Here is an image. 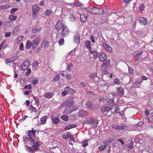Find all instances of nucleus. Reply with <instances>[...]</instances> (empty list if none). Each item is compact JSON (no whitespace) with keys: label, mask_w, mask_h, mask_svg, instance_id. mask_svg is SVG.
<instances>
[{"label":"nucleus","mask_w":153,"mask_h":153,"mask_svg":"<svg viewBox=\"0 0 153 153\" xmlns=\"http://www.w3.org/2000/svg\"><path fill=\"white\" fill-rule=\"evenodd\" d=\"M30 65V63L28 60H25L21 65L22 70H26Z\"/></svg>","instance_id":"obj_8"},{"label":"nucleus","mask_w":153,"mask_h":153,"mask_svg":"<svg viewBox=\"0 0 153 153\" xmlns=\"http://www.w3.org/2000/svg\"><path fill=\"white\" fill-rule=\"evenodd\" d=\"M73 67V65L71 63H70L67 69V70L68 71H70L71 70V69Z\"/></svg>","instance_id":"obj_47"},{"label":"nucleus","mask_w":153,"mask_h":153,"mask_svg":"<svg viewBox=\"0 0 153 153\" xmlns=\"http://www.w3.org/2000/svg\"><path fill=\"white\" fill-rule=\"evenodd\" d=\"M69 19L70 21L72 22L76 20V18L73 14H71Z\"/></svg>","instance_id":"obj_34"},{"label":"nucleus","mask_w":153,"mask_h":153,"mask_svg":"<svg viewBox=\"0 0 153 153\" xmlns=\"http://www.w3.org/2000/svg\"><path fill=\"white\" fill-rule=\"evenodd\" d=\"M143 53V52L141 51L138 54L136 55L134 57L135 60L136 61H138L141 57V56Z\"/></svg>","instance_id":"obj_23"},{"label":"nucleus","mask_w":153,"mask_h":153,"mask_svg":"<svg viewBox=\"0 0 153 153\" xmlns=\"http://www.w3.org/2000/svg\"><path fill=\"white\" fill-rule=\"evenodd\" d=\"M53 95V94L52 92H47L44 94V96L46 98L49 99L52 97Z\"/></svg>","instance_id":"obj_19"},{"label":"nucleus","mask_w":153,"mask_h":153,"mask_svg":"<svg viewBox=\"0 0 153 153\" xmlns=\"http://www.w3.org/2000/svg\"><path fill=\"white\" fill-rule=\"evenodd\" d=\"M25 150L28 152L29 153H33L34 152L33 150L31 147L27 145L25 146Z\"/></svg>","instance_id":"obj_13"},{"label":"nucleus","mask_w":153,"mask_h":153,"mask_svg":"<svg viewBox=\"0 0 153 153\" xmlns=\"http://www.w3.org/2000/svg\"><path fill=\"white\" fill-rule=\"evenodd\" d=\"M61 33L63 36H67L69 34V31L65 26H62Z\"/></svg>","instance_id":"obj_9"},{"label":"nucleus","mask_w":153,"mask_h":153,"mask_svg":"<svg viewBox=\"0 0 153 153\" xmlns=\"http://www.w3.org/2000/svg\"><path fill=\"white\" fill-rule=\"evenodd\" d=\"M11 61V60L10 59H7L5 60V62L6 64H7Z\"/></svg>","instance_id":"obj_64"},{"label":"nucleus","mask_w":153,"mask_h":153,"mask_svg":"<svg viewBox=\"0 0 153 153\" xmlns=\"http://www.w3.org/2000/svg\"><path fill=\"white\" fill-rule=\"evenodd\" d=\"M138 20L142 24L145 25L147 23V20L144 17H141Z\"/></svg>","instance_id":"obj_14"},{"label":"nucleus","mask_w":153,"mask_h":153,"mask_svg":"<svg viewBox=\"0 0 153 153\" xmlns=\"http://www.w3.org/2000/svg\"><path fill=\"white\" fill-rule=\"evenodd\" d=\"M31 142L33 143V145L31 146L34 152L38 151L39 149V146L40 145L39 142L38 141H36V140H35V142Z\"/></svg>","instance_id":"obj_7"},{"label":"nucleus","mask_w":153,"mask_h":153,"mask_svg":"<svg viewBox=\"0 0 153 153\" xmlns=\"http://www.w3.org/2000/svg\"><path fill=\"white\" fill-rule=\"evenodd\" d=\"M90 39L92 42H93V43L95 42V41L94 37L93 36H91L90 37Z\"/></svg>","instance_id":"obj_59"},{"label":"nucleus","mask_w":153,"mask_h":153,"mask_svg":"<svg viewBox=\"0 0 153 153\" xmlns=\"http://www.w3.org/2000/svg\"><path fill=\"white\" fill-rule=\"evenodd\" d=\"M128 69L129 73L131 74H132L133 72V70L132 69L129 67H128Z\"/></svg>","instance_id":"obj_62"},{"label":"nucleus","mask_w":153,"mask_h":153,"mask_svg":"<svg viewBox=\"0 0 153 153\" xmlns=\"http://www.w3.org/2000/svg\"><path fill=\"white\" fill-rule=\"evenodd\" d=\"M9 19L11 21H15L17 19V17L15 16L11 15L9 16Z\"/></svg>","instance_id":"obj_33"},{"label":"nucleus","mask_w":153,"mask_h":153,"mask_svg":"<svg viewBox=\"0 0 153 153\" xmlns=\"http://www.w3.org/2000/svg\"><path fill=\"white\" fill-rule=\"evenodd\" d=\"M111 109L110 107H109L105 106L101 108V111L105 112L106 111H108L110 110Z\"/></svg>","instance_id":"obj_30"},{"label":"nucleus","mask_w":153,"mask_h":153,"mask_svg":"<svg viewBox=\"0 0 153 153\" xmlns=\"http://www.w3.org/2000/svg\"><path fill=\"white\" fill-rule=\"evenodd\" d=\"M85 105L90 108H92V104L90 102L88 101L86 102L85 103Z\"/></svg>","instance_id":"obj_39"},{"label":"nucleus","mask_w":153,"mask_h":153,"mask_svg":"<svg viewBox=\"0 0 153 153\" xmlns=\"http://www.w3.org/2000/svg\"><path fill=\"white\" fill-rule=\"evenodd\" d=\"M107 56L105 53H100V56L99 57L100 60L103 62V64L102 66V69H104L106 67H108V64L105 62V59L107 58Z\"/></svg>","instance_id":"obj_3"},{"label":"nucleus","mask_w":153,"mask_h":153,"mask_svg":"<svg viewBox=\"0 0 153 153\" xmlns=\"http://www.w3.org/2000/svg\"><path fill=\"white\" fill-rule=\"evenodd\" d=\"M38 82V81L36 79H33L32 81V83L34 85L36 84Z\"/></svg>","instance_id":"obj_53"},{"label":"nucleus","mask_w":153,"mask_h":153,"mask_svg":"<svg viewBox=\"0 0 153 153\" xmlns=\"http://www.w3.org/2000/svg\"><path fill=\"white\" fill-rule=\"evenodd\" d=\"M145 115L146 116H148L149 114V110H148V109H146L145 111Z\"/></svg>","instance_id":"obj_60"},{"label":"nucleus","mask_w":153,"mask_h":153,"mask_svg":"<svg viewBox=\"0 0 153 153\" xmlns=\"http://www.w3.org/2000/svg\"><path fill=\"white\" fill-rule=\"evenodd\" d=\"M80 39L79 36L77 34L74 37V42L75 43H78L80 42Z\"/></svg>","instance_id":"obj_16"},{"label":"nucleus","mask_w":153,"mask_h":153,"mask_svg":"<svg viewBox=\"0 0 153 153\" xmlns=\"http://www.w3.org/2000/svg\"><path fill=\"white\" fill-rule=\"evenodd\" d=\"M77 109V107L75 105L68 106L65 108L64 113L66 114H68Z\"/></svg>","instance_id":"obj_4"},{"label":"nucleus","mask_w":153,"mask_h":153,"mask_svg":"<svg viewBox=\"0 0 153 153\" xmlns=\"http://www.w3.org/2000/svg\"><path fill=\"white\" fill-rule=\"evenodd\" d=\"M143 124V122L142 121H140L136 125L137 126H140Z\"/></svg>","instance_id":"obj_61"},{"label":"nucleus","mask_w":153,"mask_h":153,"mask_svg":"<svg viewBox=\"0 0 153 153\" xmlns=\"http://www.w3.org/2000/svg\"><path fill=\"white\" fill-rule=\"evenodd\" d=\"M35 70H36L38 68L39 63L37 61L34 62L32 64Z\"/></svg>","instance_id":"obj_32"},{"label":"nucleus","mask_w":153,"mask_h":153,"mask_svg":"<svg viewBox=\"0 0 153 153\" xmlns=\"http://www.w3.org/2000/svg\"><path fill=\"white\" fill-rule=\"evenodd\" d=\"M97 73H94L91 74L90 76V79H93L95 77H96L97 76Z\"/></svg>","instance_id":"obj_36"},{"label":"nucleus","mask_w":153,"mask_h":153,"mask_svg":"<svg viewBox=\"0 0 153 153\" xmlns=\"http://www.w3.org/2000/svg\"><path fill=\"white\" fill-rule=\"evenodd\" d=\"M113 140H114L113 138L109 139L106 140L105 141V143H109L112 142V141H113Z\"/></svg>","instance_id":"obj_44"},{"label":"nucleus","mask_w":153,"mask_h":153,"mask_svg":"<svg viewBox=\"0 0 153 153\" xmlns=\"http://www.w3.org/2000/svg\"><path fill=\"white\" fill-rule=\"evenodd\" d=\"M114 82L116 85H119L120 84V80L119 79H115L114 80Z\"/></svg>","instance_id":"obj_43"},{"label":"nucleus","mask_w":153,"mask_h":153,"mask_svg":"<svg viewBox=\"0 0 153 153\" xmlns=\"http://www.w3.org/2000/svg\"><path fill=\"white\" fill-rule=\"evenodd\" d=\"M74 4L76 6H81L83 5L80 2H75L74 3Z\"/></svg>","instance_id":"obj_50"},{"label":"nucleus","mask_w":153,"mask_h":153,"mask_svg":"<svg viewBox=\"0 0 153 153\" xmlns=\"http://www.w3.org/2000/svg\"><path fill=\"white\" fill-rule=\"evenodd\" d=\"M74 103V101L72 99H68L64 101L61 105V106L64 107L66 106L73 105Z\"/></svg>","instance_id":"obj_5"},{"label":"nucleus","mask_w":153,"mask_h":153,"mask_svg":"<svg viewBox=\"0 0 153 153\" xmlns=\"http://www.w3.org/2000/svg\"><path fill=\"white\" fill-rule=\"evenodd\" d=\"M47 117L46 116H43L41 117L40 119L41 124H44L46 122Z\"/></svg>","instance_id":"obj_27"},{"label":"nucleus","mask_w":153,"mask_h":153,"mask_svg":"<svg viewBox=\"0 0 153 153\" xmlns=\"http://www.w3.org/2000/svg\"><path fill=\"white\" fill-rule=\"evenodd\" d=\"M64 43V40L63 39H61L59 41V44L60 45H62Z\"/></svg>","instance_id":"obj_40"},{"label":"nucleus","mask_w":153,"mask_h":153,"mask_svg":"<svg viewBox=\"0 0 153 153\" xmlns=\"http://www.w3.org/2000/svg\"><path fill=\"white\" fill-rule=\"evenodd\" d=\"M78 114L79 116L83 117L87 115V112L85 110H80Z\"/></svg>","instance_id":"obj_20"},{"label":"nucleus","mask_w":153,"mask_h":153,"mask_svg":"<svg viewBox=\"0 0 153 153\" xmlns=\"http://www.w3.org/2000/svg\"><path fill=\"white\" fill-rule=\"evenodd\" d=\"M51 10H47L45 11V15L47 16L50 15L51 13Z\"/></svg>","instance_id":"obj_46"},{"label":"nucleus","mask_w":153,"mask_h":153,"mask_svg":"<svg viewBox=\"0 0 153 153\" xmlns=\"http://www.w3.org/2000/svg\"><path fill=\"white\" fill-rule=\"evenodd\" d=\"M40 30V29L39 28H35L33 29L32 32L33 33H36L38 31H39Z\"/></svg>","instance_id":"obj_49"},{"label":"nucleus","mask_w":153,"mask_h":153,"mask_svg":"<svg viewBox=\"0 0 153 153\" xmlns=\"http://www.w3.org/2000/svg\"><path fill=\"white\" fill-rule=\"evenodd\" d=\"M59 79V76L58 75H57L54 77L53 79V81L54 82H56Z\"/></svg>","instance_id":"obj_41"},{"label":"nucleus","mask_w":153,"mask_h":153,"mask_svg":"<svg viewBox=\"0 0 153 153\" xmlns=\"http://www.w3.org/2000/svg\"><path fill=\"white\" fill-rule=\"evenodd\" d=\"M134 144V143L133 142H131L130 143V145H129L127 146L128 148L127 149L128 150H130L131 149L133 148V145Z\"/></svg>","instance_id":"obj_38"},{"label":"nucleus","mask_w":153,"mask_h":153,"mask_svg":"<svg viewBox=\"0 0 153 153\" xmlns=\"http://www.w3.org/2000/svg\"><path fill=\"white\" fill-rule=\"evenodd\" d=\"M103 47L107 51L109 52H112V48L106 43H104L103 44Z\"/></svg>","instance_id":"obj_11"},{"label":"nucleus","mask_w":153,"mask_h":153,"mask_svg":"<svg viewBox=\"0 0 153 153\" xmlns=\"http://www.w3.org/2000/svg\"><path fill=\"white\" fill-rule=\"evenodd\" d=\"M80 16L81 21L83 22H85L87 20V16L84 13L80 14Z\"/></svg>","instance_id":"obj_18"},{"label":"nucleus","mask_w":153,"mask_h":153,"mask_svg":"<svg viewBox=\"0 0 153 153\" xmlns=\"http://www.w3.org/2000/svg\"><path fill=\"white\" fill-rule=\"evenodd\" d=\"M95 122V120L94 119L91 118L89 120H87L84 121V123H87L88 124H91L94 123Z\"/></svg>","instance_id":"obj_21"},{"label":"nucleus","mask_w":153,"mask_h":153,"mask_svg":"<svg viewBox=\"0 0 153 153\" xmlns=\"http://www.w3.org/2000/svg\"><path fill=\"white\" fill-rule=\"evenodd\" d=\"M88 145V143L86 142H85L82 145V146L85 147Z\"/></svg>","instance_id":"obj_63"},{"label":"nucleus","mask_w":153,"mask_h":153,"mask_svg":"<svg viewBox=\"0 0 153 153\" xmlns=\"http://www.w3.org/2000/svg\"><path fill=\"white\" fill-rule=\"evenodd\" d=\"M113 128L117 130H122L124 129L125 126L123 124L121 125L120 126H119L117 125H113L111 126Z\"/></svg>","instance_id":"obj_12"},{"label":"nucleus","mask_w":153,"mask_h":153,"mask_svg":"<svg viewBox=\"0 0 153 153\" xmlns=\"http://www.w3.org/2000/svg\"><path fill=\"white\" fill-rule=\"evenodd\" d=\"M48 43L47 40L45 39L41 44V48H46V47H48Z\"/></svg>","instance_id":"obj_22"},{"label":"nucleus","mask_w":153,"mask_h":153,"mask_svg":"<svg viewBox=\"0 0 153 153\" xmlns=\"http://www.w3.org/2000/svg\"><path fill=\"white\" fill-rule=\"evenodd\" d=\"M66 78L68 80H69L71 78V75L69 74H66Z\"/></svg>","instance_id":"obj_57"},{"label":"nucleus","mask_w":153,"mask_h":153,"mask_svg":"<svg viewBox=\"0 0 153 153\" xmlns=\"http://www.w3.org/2000/svg\"><path fill=\"white\" fill-rule=\"evenodd\" d=\"M36 133L35 130H29L27 132V136L24 138V141L25 143L30 141L31 142H35V135Z\"/></svg>","instance_id":"obj_1"},{"label":"nucleus","mask_w":153,"mask_h":153,"mask_svg":"<svg viewBox=\"0 0 153 153\" xmlns=\"http://www.w3.org/2000/svg\"><path fill=\"white\" fill-rule=\"evenodd\" d=\"M68 93V92L67 91V90L66 89H65L61 93V95L63 96H64L66 95H67Z\"/></svg>","instance_id":"obj_48"},{"label":"nucleus","mask_w":153,"mask_h":153,"mask_svg":"<svg viewBox=\"0 0 153 153\" xmlns=\"http://www.w3.org/2000/svg\"><path fill=\"white\" fill-rule=\"evenodd\" d=\"M51 119L53 123L56 124L58 123L59 121V118L58 117H56L54 118L52 117Z\"/></svg>","instance_id":"obj_26"},{"label":"nucleus","mask_w":153,"mask_h":153,"mask_svg":"<svg viewBox=\"0 0 153 153\" xmlns=\"http://www.w3.org/2000/svg\"><path fill=\"white\" fill-rule=\"evenodd\" d=\"M39 9L40 8L38 5L35 4L33 6L32 10L33 13V17L35 16V14L39 11Z\"/></svg>","instance_id":"obj_10"},{"label":"nucleus","mask_w":153,"mask_h":153,"mask_svg":"<svg viewBox=\"0 0 153 153\" xmlns=\"http://www.w3.org/2000/svg\"><path fill=\"white\" fill-rule=\"evenodd\" d=\"M31 72V70L30 68H28L25 73L26 75H28Z\"/></svg>","instance_id":"obj_54"},{"label":"nucleus","mask_w":153,"mask_h":153,"mask_svg":"<svg viewBox=\"0 0 153 153\" xmlns=\"http://www.w3.org/2000/svg\"><path fill=\"white\" fill-rule=\"evenodd\" d=\"M85 45L87 48L89 50L91 49V42L89 41H87L85 42Z\"/></svg>","instance_id":"obj_28"},{"label":"nucleus","mask_w":153,"mask_h":153,"mask_svg":"<svg viewBox=\"0 0 153 153\" xmlns=\"http://www.w3.org/2000/svg\"><path fill=\"white\" fill-rule=\"evenodd\" d=\"M32 88V87L31 86V85H27L25 86V89H30Z\"/></svg>","instance_id":"obj_55"},{"label":"nucleus","mask_w":153,"mask_h":153,"mask_svg":"<svg viewBox=\"0 0 153 153\" xmlns=\"http://www.w3.org/2000/svg\"><path fill=\"white\" fill-rule=\"evenodd\" d=\"M86 10L89 13L93 14H101L104 12L102 9L99 8L95 7H88L86 8Z\"/></svg>","instance_id":"obj_2"},{"label":"nucleus","mask_w":153,"mask_h":153,"mask_svg":"<svg viewBox=\"0 0 153 153\" xmlns=\"http://www.w3.org/2000/svg\"><path fill=\"white\" fill-rule=\"evenodd\" d=\"M76 127L75 125H69L66 126L65 128L66 130H68L71 128H75Z\"/></svg>","instance_id":"obj_31"},{"label":"nucleus","mask_w":153,"mask_h":153,"mask_svg":"<svg viewBox=\"0 0 153 153\" xmlns=\"http://www.w3.org/2000/svg\"><path fill=\"white\" fill-rule=\"evenodd\" d=\"M62 22L60 21H59L56 26V28L58 30H59L62 28Z\"/></svg>","instance_id":"obj_15"},{"label":"nucleus","mask_w":153,"mask_h":153,"mask_svg":"<svg viewBox=\"0 0 153 153\" xmlns=\"http://www.w3.org/2000/svg\"><path fill=\"white\" fill-rule=\"evenodd\" d=\"M11 35V33L9 32H8L5 34V36L6 37H9Z\"/></svg>","instance_id":"obj_51"},{"label":"nucleus","mask_w":153,"mask_h":153,"mask_svg":"<svg viewBox=\"0 0 153 153\" xmlns=\"http://www.w3.org/2000/svg\"><path fill=\"white\" fill-rule=\"evenodd\" d=\"M117 90L119 93L120 95H123L124 94V90L123 88L121 87L117 88Z\"/></svg>","instance_id":"obj_24"},{"label":"nucleus","mask_w":153,"mask_h":153,"mask_svg":"<svg viewBox=\"0 0 153 153\" xmlns=\"http://www.w3.org/2000/svg\"><path fill=\"white\" fill-rule=\"evenodd\" d=\"M18 10V9L16 8H13L10 10V13L12 14H13L14 13Z\"/></svg>","instance_id":"obj_45"},{"label":"nucleus","mask_w":153,"mask_h":153,"mask_svg":"<svg viewBox=\"0 0 153 153\" xmlns=\"http://www.w3.org/2000/svg\"><path fill=\"white\" fill-rule=\"evenodd\" d=\"M42 41L41 38L39 37H37L35 38L32 42V48L34 49L36 48L39 44Z\"/></svg>","instance_id":"obj_6"},{"label":"nucleus","mask_w":153,"mask_h":153,"mask_svg":"<svg viewBox=\"0 0 153 153\" xmlns=\"http://www.w3.org/2000/svg\"><path fill=\"white\" fill-rule=\"evenodd\" d=\"M9 7V6L7 5L0 6V10L7 9Z\"/></svg>","instance_id":"obj_37"},{"label":"nucleus","mask_w":153,"mask_h":153,"mask_svg":"<svg viewBox=\"0 0 153 153\" xmlns=\"http://www.w3.org/2000/svg\"><path fill=\"white\" fill-rule=\"evenodd\" d=\"M31 92V91H26L24 93V95H28Z\"/></svg>","instance_id":"obj_58"},{"label":"nucleus","mask_w":153,"mask_h":153,"mask_svg":"<svg viewBox=\"0 0 153 153\" xmlns=\"http://www.w3.org/2000/svg\"><path fill=\"white\" fill-rule=\"evenodd\" d=\"M71 134L70 133L62 134V137L65 139H68L70 136Z\"/></svg>","instance_id":"obj_29"},{"label":"nucleus","mask_w":153,"mask_h":153,"mask_svg":"<svg viewBox=\"0 0 153 153\" xmlns=\"http://www.w3.org/2000/svg\"><path fill=\"white\" fill-rule=\"evenodd\" d=\"M106 148L105 145H102L99 148V149L100 151H103Z\"/></svg>","instance_id":"obj_42"},{"label":"nucleus","mask_w":153,"mask_h":153,"mask_svg":"<svg viewBox=\"0 0 153 153\" xmlns=\"http://www.w3.org/2000/svg\"><path fill=\"white\" fill-rule=\"evenodd\" d=\"M139 9L143 10L144 9V6L143 4H141L139 7Z\"/></svg>","instance_id":"obj_56"},{"label":"nucleus","mask_w":153,"mask_h":153,"mask_svg":"<svg viewBox=\"0 0 153 153\" xmlns=\"http://www.w3.org/2000/svg\"><path fill=\"white\" fill-rule=\"evenodd\" d=\"M89 52L90 54H93L94 56V57L95 58H97L99 56V53L95 51H93L92 50H90Z\"/></svg>","instance_id":"obj_17"},{"label":"nucleus","mask_w":153,"mask_h":153,"mask_svg":"<svg viewBox=\"0 0 153 153\" xmlns=\"http://www.w3.org/2000/svg\"><path fill=\"white\" fill-rule=\"evenodd\" d=\"M32 48V43L30 40H28L27 41L26 44L25 48L27 49L30 48V47Z\"/></svg>","instance_id":"obj_25"},{"label":"nucleus","mask_w":153,"mask_h":153,"mask_svg":"<svg viewBox=\"0 0 153 153\" xmlns=\"http://www.w3.org/2000/svg\"><path fill=\"white\" fill-rule=\"evenodd\" d=\"M19 49L21 51L24 50V45L22 43H21L20 45Z\"/></svg>","instance_id":"obj_52"},{"label":"nucleus","mask_w":153,"mask_h":153,"mask_svg":"<svg viewBox=\"0 0 153 153\" xmlns=\"http://www.w3.org/2000/svg\"><path fill=\"white\" fill-rule=\"evenodd\" d=\"M62 119H63L65 121H67L68 120V117L67 115H63L61 117Z\"/></svg>","instance_id":"obj_35"}]
</instances>
